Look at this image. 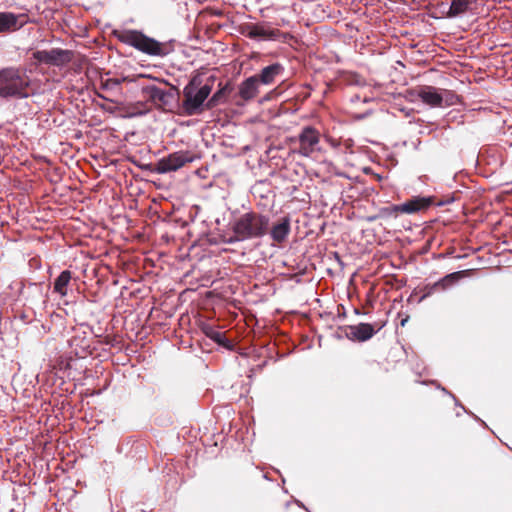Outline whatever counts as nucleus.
Segmentation results:
<instances>
[{"label": "nucleus", "instance_id": "1", "mask_svg": "<svg viewBox=\"0 0 512 512\" xmlns=\"http://www.w3.org/2000/svg\"><path fill=\"white\" fill-rule=\"evenodd\" d=\"M119 39L139 51L152 56L165 55V46L153 38H149L141 32L126 30L119 34Z\"/></svg>", "mask_w": 512, "mask_h": 512}, {"label": "nucleus", "instance_id": "2", "mask_svg": "<svg viewBox=\"0 0 512 512\" xmlns=\"http://www.w3.org/2000/svg\"><path fill=\"white\" fill-rule=\"evenodd\" d=\"M210 92L211 87L209 85L198 87L197 78L191 80L183 90L185 96L184 107L186 111L189 114L197 112L209 96Z\"/></svg>", "mask_w": 512, "mask_h": 512}, {"label": "nucleus", "instance_id": "3", "mask_svg": "<svg viewBox=\"0 0 512 512\" xmlns=\"http://www.w3.org/2000/svg\"><path fill=\"white\" fill-rule=\"evenodd\" d=\"M27 83L14 70H6L0 74V96H26L23 92Z\"/></svg>", "mask_w": 512, "mask_h": 512}, {"label": "nucleus", "instance_id": "4", "mask_svg": "<svg viewBox=\"0 0 512 512\" xmlns=\"http://www.w3.org/2000/svg\"><path fill=\"white\" fill-rule=\"evenodd\" d=\"M193 160L194 157L191 156L188 152H175L170 154L168 157L159 160L156 166V171L162 174L176 171L183 167L185 164L192 162Z\"/></svg>", "mask_w": 512, "mask_h": 512}, {"label": "nucleus", "instance_id": "5", "mask_svg": "<svg viewBox=\"0 0 512 512\" xmlns=\"http://www.w3.org/2000/svg\"><path fill=\"white\" fill-rule=\"evenodd\" d=\"M263 221L253 214H245L237 222L236 231L245 237L258 236L263 233L259 226Z\"/></svg>", "mask_w": 512, "mask_h": 512}, {"label": "nucleus", "instance_id": "6", "mask_svg": "<svg viewBox=\"0 0 512 512\" xmlns=\"http://www.w3.org/2000/svg\"><path fill=\"white\" fill-rule=\"evenodd\" d=\"M33 58L38 63L61 65L70 60L69 53L60 49H52L50 51H36L33 53Z\"/></svg>", "mask_w": 512, "mask_h": 512}, {"label": "nucleus", "instance_id": "7", "mask_svg": "<svg viewBox=\"0 0 512 512\" xmlns=\"http://www.w3.org/2000/svg\"><path fill=\"white\" fill-rule=\"evenodd\" d=\"M318 142L319 137L316 131L312 128H305L300 135V153L309 156L316 150Z\"/></svg>", "mask_w": 512, "mask_h": 512}, {"label": "nucleus", "instance_id": "8", "mask_svg": "<svg viewBox=\"0 0 512 512\" xmlns=\"http://www.w3.org/2000/svg\"><path fill=\"white\" fill-rule=\"evenodd\" d=\"M375 333V329L371 324L360 323L349 327L348 337L357 341H366Z\"/></svg>", "mask_w": 512, "mask_h": 512}, {"label": "nucleus", "instance_id": "9", "mask_svg": "<svg viewBox=\"0 0 512 512\" xmlns=\"http://www.w3.org/2000/svg\"><path fill=\"white\" fill-rule=\"evenodd\" d=\"M420 99L431 107H440L443 105V95L433 87H426L419 94Z\"/></svg>", "mask_w": 512, "mask_h": 512}, {"label": "nucleus", "instance_id": "10", "mask_svg": "<svg viewBox=\"0 0 512 512\" xmlns=\"http://www.w3.org/2000/svg\"><path fill=\"white\" fill-rule=\"evenodd\" d=\"M431 203L429 198H414L400 206H396L395 210L403 213H414L427 208Z\"/></svg>", "mask_w": 512, "mask_h": 512}, {"label": "nucleus", "instance_id": "11", "mask_svg": "<svg viewBox=\"0 0 512 512\" xmlns=\"http://www.w3.org/2000/svg\"><path fill=\"white\" fill-rule=\"evenodd\" d=\"M259 83V79L256 76L245 80L240 87L241 97L245 100L254 98L258 93Z\"/></svg>", "mask_w": 512, "mask_h": 512}, {"label": "nucleus", "instance_id": "12", "mask_svg": "<svg viewBox=\"0 0 512 512\" xmlns=\"http://www.w3.org/2000/svg\"><path fill=\"white\" fill-rule=\"evenodd\" d=\"M21 25L19 18L13 13L0 12V32L15 30Z\"/></svg>", "mask_w": 512, "mask_h": 512}, {"label": "nucleus", "instance_id": "13", "mask_svg": "<svg viewBox=\"0 0 512 512\" xmlns=\"http://www.w3.org/2000/svg\"><path fill=\"white\" fill-rule=\"evenodd\" d=\"M290 232V221L288 218L282 219L278 224H275L271 230L273 240L282 242L286 239Z\"/></svg>", "mask_w": 512, "mask_h": 512}, {"label": "nucleus", "instance_id": "14", "mask_svg": "<svg viewBox=\"0 0 512 512\" xmlns=\"http://www.w3.org/2000/svg\"><path fill=\"white\" fill-rule=\"evenodd\" d=\"M281 72V66L274 64L265 67L260 75L259 82L265 85L271 84L274 81L275 76Z\"/></svg>", "mask_w": 512, "mask_h": 512}, {"label": "nucleus", "instance_id": "15", "mask_svg": "<svg viewBox=\"0 0 512 512\" xmlns=\"http://www.w3.org/2000/svg\"><path fill=\"white\" fill-rule=\"evenodd\" d=\"M71 279V273L67 270L63 271L55 280L54 291L65 296L67 294V286Z\"/></svg>", "mask_w": 512, "mask_h": 512}, {"label": "nucleus", "instance_id": "16", "mask_svg": "<svg viewBox=\"0 0 512 512\" xmlns=\"http://www.w3.org/2000/svg\"><path fill=\"white\" fill-rule=\"evenodd\" d=\"M469 8V2L467 0H454L448 11L450 17H456L465 13Z\"/></svg>", "mask_w": 512, "mask_h": 512}, {"label": "nucleus", "instance_id": "17", "mask_svg": "<svg viewBox=\"0 0 512 512\" xmlns=\"http://www.w3.org/2000/svg\"><path fill=\"white\" fill-rule=\"evenodd\" d=\"M249 36L250 37H264V36H266V32L261 27H253L249 31Z\"/></svg>", "mask_w": 512, "mask_h": 512}, {"label": "nucleus", "instance_id": "18", "mask_svg": "<svg viewBox=\"0 0 512 512\" xmlns=\"http://www.w3.org/2000/svg\"><path fill=\"white\" fill-rule=\"evenodd\" d=\"M211 337H212L213 339H215L216 341L220 342V338H221V336H220V334H219V333H216V332H215V333H213V334L211 335Z\"/></svg>", "mask_w": 512, "mask_h": 512}, {"label": "nucleus", "instance_id": "19", "mask_svg": "<svg viewBox=\"0 0 512 512\" xmlns=\"http://www.w3.org/2000/svg\"><path fill=\"white\" fill-rule=\"evenodd\" d=\"M455 276H456V274H450V275L448 276V278H453V277H455Z\"/></svg>", "mask_w": 512, "mask_h": 512}]
</instances>
